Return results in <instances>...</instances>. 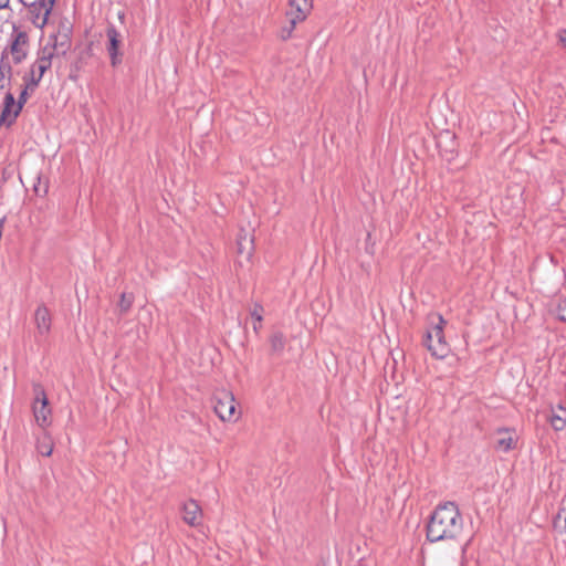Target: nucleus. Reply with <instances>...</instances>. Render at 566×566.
I'll return each instance as SVG.
<instances>
[{
  "instance_id": "7ed1b4c3",
  "label": "nucleus",
  "mask_w": 566,
  "mask_h": 566,
  "mask_svg": "<svg viewBox=\"0 0 566 566\" xmlns=\"http://www.w3.org/2000/svg\"><path fill=\"white\" fill-rule=\"evenodd\" d=\"M289 7L286 11L289 24L283 27L279 34L282 40L290 39L295 27L307 18L313 9V0H289Z\"/></svg>"
},
{
  "instance_id": "c85d7f7f",
  "label": "nucleus",
  "mask_w": 566,
  "mask_h": 566,
  "mask_svg": "<svg viewBox=\"0 0 566 566\" xmlns=\"http://www.w3.org/2000/svg\"><path fill=\"white\" fill-rule=\"evenodd\" d=\"M446 137L449 138L450 142H453V137L450 134H447Z\"/></svg>"
},
{
  "instance_id": "ddd939ff",
  "label": "nucleus",
  "mask_w": 566,
  "mask_h": 566,
  "mask_svg": "<svg viewBox=\"0 0 566 566\" xmlns=\"http://www.w3.org/2000/svg\"><path fill=\"white\" fill-rule=\"evenodd\" d=\"M549 422L556 431L565 429L566 428V409L562 406H558L556 409H553L552 415L549 417Z\"/></svg>"
},
{
  "instance_id": "a211bd4d",
  "label": "nucleus",
  "mask_w": 566,
  "mask_h": 566,
  "mask_svg": "<svg viewBox=\"0 0 566 566\" xmlns=\"http://www.w3.org/2000/svg\"><path fill=\"white\" fill-rule=\"evenodd\" d=\"M250 315L254 319L253 329L258 333L263 319V307L260 304H254L250 311Z\"/></svg>"
},
{
  "instance_id": "39448f33",
  "label": "nucleus",
  "mask_w": 566,
  "mask_h": 566,
  "mask_svg": "<svg viewBox=\"0 0 566 566\" xmlns=\"http://www.w3.org/2000/svg\"><path fill=\"white\" fill-rule=\"evenodd\" d=\"M213 409L222 421L233 422L239 418L235 411V399L230 391L221 390L216 394Z\"/></svg>"
},
{
  "instance_id": "4468645a",
  "label": "nucleus",
  "mask_w": 566,
  "mask_h": 566,
  "mask_svg": "<svg viewBox=\"0 0 566 566\" xmlns=\"http://www.w3.org/2000/svg\"><path fill=\"white\" fill-rule=\"evenodd\" d=\"M53 439L48 432H43L36 440V451L41 455L50 457L53 452Z\"/></svg>"
},
{
  "instance_id": "6e6552de",
  "label": "nucleus",
  "mask_w": 566,
  "mask_h": 566,
  "mask_svg": "<svg viewBox=\"0 0 566 566\" xmlns=\"http://www.w3.org/2000/svg\"><path fill=\"white\" fill-rule=\"evenodd\" d=\"M55 0H34L29 8L31 20L34 25L43 28L53 9Z\"/></svg>"
},
{
  "instance_id": "a878e982",
  "label": "nucleus",
  "mask_w": 566,
  "mask_h": 566,
  "mask_svg": "<svg viewBox=\"0 0 566 566\" xmlns=\"http://www.w3.org/2000/svg\"><path fill=\"white\" fill-rule=\"evenodd\" d=\"M453 149H450V150H442L441 149V155L447 159V160H451L453 158Z\"/></svg>"
},
{
  "instance_id": "c756f323",
  "label": "nucleus",
  "mask_w": 566,
  "mask_h": 566,
  "mask_svg": "<svg viewBox=\"0 0 566 566\" xmlns=\"http://www.w3.org/2000/svg\"><path fill=\"white\" fill-rule=\"evenodd\" d=\"M42 192H43V195H45L48 192V187L46 186L43 187Z\"/></svg>"
},
{
  "instance_id": "4be33fe9",
  "label": "nucleus",
  "mask_w": 566,
  "mask_h": 566,
  "mask_svg": "<svg viewBox=\"0 0 566 566\" xmlns=\"http://www.w3.org/2000/svg\"><path fill=\"white\" fill-rule=\"evenodd\" d=\"M556 315L557 317L566 322V300H560L556 306Z\"/></svg>"
},
{
  "instance_id": "b1692460",
  "label": "nucleus",
  "mask_w": 566,
  "mask_h": 566,
  "mask_svg": "<svg viewBox=\"0 0 566 566\" xmlns=\"http://www.w3.org/2000/svg\"><path fill=\"white\" fill-rule=\"evenodd\" d=\"M35 87H32L31 82L25 86V88L20 93V96L18 98V103L15 106H23V104L27 103L28 98V91H33Z\"/></svg>"
},
{
  "instance_id": "20e7f679",
  "label": "nucleus",
  "mask_w": 566,
  "mask_h": 566,
  "mask_svg": "<svg viewBox=\"0 0 566 566\" xmlns=\"http://www.w3.org/2000/svg\"><path fill=\"white\" fill-rule=\"evenodd\" d=\"M29 36L23 31L13 32L10 43L2 51L1 59L15 64L21 63L29 54Z\"/></svg>"
},
{
  "instance_id": "423d86ee",
  "label": "nucleus",
  "mask_w": 566,
  "mask_h": 566,
  "mask_svg": "<svg viewBox=\"0 0 566 566\" xmlns=\"http://www.w3.org/2000/svg\"><path fill=\"white\" fill-rule=\"evenodd\" d=\"M56 45H45L40 52L35 62L31 66V85L35 87L44 73L51 67Z\"/></svg>"
},
{
  "instance_id": "dca6fc26",
  "label": "nucleus",
  "mask_w": 566,
  "mask_h": 566,
  "mask_svg": "<svg viewBox=\"0 0 566 566\" xmlns=\"http://www.w3.org/2000/svg\"><path fill=\"white\" fill-rule=\"evenodd\" d=\"M21 108H2L0 115V126L9 127L19 116Z\"/></svg>"
},
{
  "instance_id": "f257e3e1",
  "label": "nucleus",
  "mask_w": 566,
  "mask_h": 566,
  "mask_svg": "<svg viewBox=\"0 0 566 566\" xmlns=\"http://www.w3.org/2000/svg\"><path fill=\"white\" fill-rule=\"evenodd\" d=\"M465 522L454 502L439 504L431 513L426 525V536L430 543L457 544L464 555L471 543V537L462 542Z\"/></svg>"
},
{
  "instance_id": "bb28decb",
  "label": "nucleus",
  "mask_w": 566,
  "mask_h": 566,
  "mask_svg": "<svg viewBox=\"0 0 566 566\" xmlns=\"http://www.w3.org/2000/svg\"><path fill=\"white\" fill-rule=\"evenodd\" d=\"M10 0H0V10L8 8Z\"/></svg>"
},
{
  "instance_id": "f03ea898",
  "label": "nucleus",
  "mask_w": 566,
  "mask_h": 566,
  "mask_svg": "<svg viewBox=\"0 0 566 566\" xmlns=\"http://www.w3.org/2000/svg\"><path fill=\"white\" fill-rule=\"evenodd\" d=\"M447 322L439 315L430 316V328L427 332L424 344L432 356L443 358L448 355L450 348L444 339L443 328Z\"/></svg>"
},
{
  "instance_id": "2eb2a0df",
  "label": "nucleus",
  "mask_w": 566,
  "mask_h": 566,
  "mask_svg": "<svg viewBox=\"0 0 566 566\" xmlns=\"http://www.w3.org/2000/svg\"><path fill=\"white\" fill-rule=\"evenodd\" d=\"M11 63L6 60H0V91L4 90V85L10 84L11 78Z\"/></svg>"
},
{
  "instance_id": "f8f14e48",
  "label": "nucleus",
  "mask_w": 566,
  "mask_h": 566,
  "mask_svg": "<svg viewBox=\"0 0 566 566\" xmlns=\"http://www.w3.org/2000/svg\"><path fill=\"white\" fill-rule=\"evenodd\" d=\"M51 322H52V318H51V314H50L49 310L43 305L39 306L34 313V323H35L38 333L40 335L49 334V332L51 329Z\"/></svg>"
},
{
  "instance_id": "9b49d317",
  "label": "nucleus",
  "mask_w": 566,
  "mask_h": 566,
  "mask_svg": "<svg viewBox=\"0 0 566 566\" xmlns=\"http://www.w3.org/2000/svg\"><path fill=\"white\" fill-rule=\"evenodd\" d=\"M517 439V434L513 430L500 429L496 432L495 447L499 451L507 452L516 447Z\"/></svg>"
},
{
  "instance_id": "6ab92c4d",
  "label": "nucleus",
  "mask_w": 566,
  "mask_h": 566,
  "mask_svg": "<svg viewBox=\"0 0 566 566\" xmlns=\"http://www.w3.org/2000/svg\"><path fill=\"white\" fill-rule=\"evenodd\" d=\"M272 350L280 353L285 346V337L282 333H274L270 338Z\"/></svg>"
},
{
  "instance_id": "f3484780",
  "label": "nucleus",
  "mask_w": 566,
  "mask_h": 566,
  "mask_svg": "<svg viewBox=\"0 0 566 566\" xmlns=\"http://www.w3.org/2000/svg\"><path fill=\"white\" fill-rule=\"evenodd\" d=\"M252 243L253 240L247 233H241L238 238V253H245L247 256L250 258L252 253Z\"/></svg>"
},
{
  "instance_id": "412c9836",
  "label": "nucleus",
  "mask_w": 566,
  "mask_h": 566,
  "mask_svg": "<svg viewBox=\"0 0 566 566\" xmlns=\"http://www.w3.org/2000/svg\"><path fill=\"white\" fill-rule=\"evenodd\" d=\"M0 97L3 98L2 106H14V96L9 90V85H4V90L0 91Z\"/></svg>"
},
{
  "instance_id": "cd10ccee",
  "label": "nucleus",
  "mask_w": 566,
  "mask_h": 566,
  "mask_svg": "<svg viewBox=\"0 0 566 566\" xmlns=\"http://www.w3.org/2000/svg\"><path fill=\"white\" fill-rule=\"evenodd\" d=\"M34 191L40 195V191H41L40 186H34Z\"/></svg>"
},
{
  "instance_id": "5701e85b",
  "label": "nucleus",
  "mask_w": 566,
  "mask_h": 566,
  "mask_svg": "<svg viewBox=\"0 0 566 566\" xmlns=\"http://www.w3.org/2000/svg\"><path fill=\"white\" fill-rule=\"evenodd\" d=\"M133 298L132 296H127L125 293L122 294L120 301H119V307L122 312H127L129 307L132 306Z\"/></svg>"
},
{
  "instance_id": "1a4fd4ad",
  "label": "nucleus",
  "mask_w": 566,
  "mask_h": 566,
  "mask_svg": "<svg viewBox=\"0 0 566 566\" xmlns=\"http://www.w3.org/2000/svg\"><path fill=\"white\" fill-rule=\"evenodd\" d=\"M106 35L108 40L106 50L111 57V64L116 66L122 62L123 57V52L120 51L123 44V35L114 27H109L107 29Z\"/></svg>"
},
{
  "instance_id": "aec40b11",
  "label": "nucleus",
  "mask_w": 566,
  "mask_h": 566,
  "mask_svg": "<svg viewBox=\"0 0 566 566\" xmlns=\"http://www.w3.org/2000/svg\"><path fill=\"white\" fill-rule=\"evenodd\" d=\"M554 527L559 532H566V507L563 506L554 518Z\"/></svg>"
},
{
  "instance_id": "0eeeda50",
  "label": "nucleus",
  "mask_w": 566,
  "mask_h": 566,
  "mask_svg": "<svg viewBox=\"0 0 566 566\" xmlns=\"http://www.w3.org/2000/svg\"><path fill=\"white\" fill-rule=\"evenodd\" d=\"M34 401L32 405L35 422L45 428L51 422V409L44 389L40 385L34 386Z\"/></svg>"
},
{
  "instance_id": "393cba45",
  "label": "nucleus",
  "mask_w": 566,
  "mask_h": 566,
  "mask_svg": "<svg viewBox=\"0 0 566 566\" xmlns=\"http://www.w3.org/2000/svg\"><path fill=\"white\" fill-rule=\"evenodd\" d=\"M558 42L563 48H566V30H560L557 34Z\"/></svg>"
},
{
  "instance_id": "9d476101",
  "label": "nucleus",
  "mask_w": 566,
  "mask_h": 566,
  "mask_svg": "<svg viewBox=\"0 0 566 566\" xmlns=\"http://www.w3.org/2000/svg\"><path fill=\"white\" fill-rule=\"evenodd\" d=\"M182 520L190 526H199L202 523V510L195 500L187 501L182 506Z\"/></svg>"
}]
</instances>
